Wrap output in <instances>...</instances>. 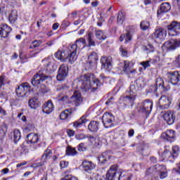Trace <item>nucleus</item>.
Returning <instances> with one entry per match:
<instances>
[{
    "instance_id": "f257e3e1",
    "label": "nucleus",
    "mask_w": 180,
    "mask_h": 180,
    "mask_svg": "<svg viewBox=\"0 0 180 180\" xmlns=\"http://www.w3.org/2000/svg\"><path fill=\"white\" fill-rule=\"evenodd\" d=\"M100 78L101 80L96 79L94 74H87L77 79L75 82L77 89H82L83 92H88V91L92 92L101 88L102 82H105L108 77L101 75Z\"/></svg>"
},
{
    "instance_id": "f03ea898",
    "label": "nucleus",
    "mask_w": 180,
    "mask_h": 180,
    "mask_svg": "<svg viewBox=\"0 0 180 180\" xmlns=\"http://www.w3.org/2000/svg\"><path fill=\"white\" fill-rule=\"evenodd\" d=\"M107 180H130V176L117 165H112L106 174Z\"/></svg>"
},
{
    "instance_id": "7ed1b4c3",
    "label": "nucleus",
    "mask_w": 180,
    "mask_h": 180,
    "mask_svg": "<svg viewBox=\"0 0 180 180\" xmlns=\"http://www.w3.org/2000/svg\"><path fill=\"white\" fill-rule=\"evenodd\" d=\"M73 53L71 51V48L69 49V51H58L55 53V57L60 61L63 62H67L70 63V64H72V63H75V61H77V58L78 57L77 55H75V58H74Z\"/></svg>"
},
{
    "instance_id": "20e7f679",
    "label": "nucleus",
    "mask_w": 180,
    "mask_h": 180,
    "mask_svg": "<svg viewBox=\"0 0 180 180\" xmlns=\"http://www.w3.org/2000/svg\"><path fill=\"white\" fill-rule=\"evenodd\" d=\"M134 101H136V95L121 96L118 101V108L122 110L127 108L130 109V108H133Z\"/></svg>"
},
{
    "instance_id": "39448f33",
    "label": "nucleus",
    "mask_w": 180,
    "mask_h": 180,
    "mask_svg": "<svg viewBox=\"0 0 180 180\" xmlns=\"http://www.w3.org/2000/svg\"><path fill=\"white\" fill-rule=\"evenodd\" d=\"M15 92L18 98H25V96H29L30 92H33V89L30 88V84H29V83H23L18 86Z\"/></svg>"
},
{
    "instance_id": "423d86ee",
    "label": "nucleus",
    "mask_w": 180,
    "mask_h": 180,
    "mask_svg": "<svg viewBox=\"0 0 180 180\" xmlns=\"http://www.w3.org/2000/svg\"><path fill=\"white\" fill-rule=\"evenodd\" d=\"M86 47V39L84 38H79V39L75 41V43L70 46L71 51L73 52V58L75 59V56H77V53L79 50H83Z\"/></svg>"
},
{
    "instance_id": "0eeeda50",
    "label": "nucleus",
    "mask_w": 180,
    "mask_h": 180,
    "mask_svg": "<svg viewBox=\"0 0 180 180\" xmlns=\"http://www.w3.org/2000/svg\"><path fill=\"white\" fill-rule=\"evenodd\" d=\"M153 110V101L151 100H146L141 103L139 106V113H143L144 116H148Z\"/></svg>"
},
{
    "instance_id": "6e6552de",
    "label": "nucleus",
    "mask_w": 180,
    "mask_h": 180,
    "mask_svg": "<svg viewBox=\"0 0 180 180\" xmlns=\"http://www.w3.org/2000/svg\"><path fill=\"white\" fill-rule=\"evenodd\" d=\"M179 155V147L178 146H173L170 151L167 150V149L163 152L162 154V158L165 160H174Z\"/></svg>"
},
{
    "instance_id": "1a4fd4ad",
    "label": "nucleus",
    "mask_w": 180,
    "mask_h": 180,
    "mask_svg": "<svg viewBox=\"0 0 180 180\" xmlns=\"http://www.w3.org/2000/svg\"><path fill=\"white\" fill-rule=\"evenodd\" d=\"M49 78L51 79L49 76L43 74L41 71H39L38 73L34 75L31 80V84L33 85V86H37V88H39V86H40V84L44 82V81H46V79H49Z\"/></svg>"
},
{
    "instance_id": "9d476101",
    "label": "nucleus",
    "mask_w": 180,
    "mask_h": 180,
    "mask_svg": "<svg viewBox=\"0 0 180 180\" xmlns=\"http://www.w3.org/2000/svg\"><path fill=\"white\" fill-rule=\"evenodd\" d=\"M43 65L49 72H54L57 70V65L54 63L53 57L49 56L42 60Z\"/></svg>"
},
{
    "instance_id": "9b49d317",
    "label": "nucleus",
    "mask_w": 180,
    "mask_h": 180,
    "mask_svg": "<svg viewBox=\"0 0 180 180\" xmlns=\"http://www.w3.org/2000/svg\"><path fill=\"white\" fill-rule=\"evenodd\" d=\"M169 36L172 37L180 34V22L174 21L167 25Z\"/></svg>"
},
{
    "instance_id": "f8f14e48",
    "label": "nucleus",
    "mask_w": 180,
    "mask_h": 180,
    "mask_svg": "<svg viewBox=\"0 0 180 180\" xmlns=\"http://www.w3.org/2000/svg\"><path fill=\"white\" fill-rule=\"evenodd\" d=\"M115 122V116L110 112H105L102 117V122L105 129H109L113 126Z\"/></svg>"
},
{
    "instance_id": "ddd939ff",
    "label": "nucleus",
    "mask_w": 180,
    "mask_h": 180,
    "mask_svg": "<svg viewBox=\"0 0 180 180\" xmlns=\"http://www.w3.org/2000/svg\"><path fill=\"white\" fill-rule=\"evenodd\" d=\"M68 77V65L62 64L58 71L56 78L58 81H64Z\"/></svg>"
},
{
    "instance_id": "4468645a",
    "label": "nucleus",
    "mask_w": 180,
    "mask_h": 180,
    "mask_svg": "<svg viewBox=\"0 0 180 180\" xmlns=\"http://www.w3.org/2000/svg\"><path fill=\"white\" fill-rule=\"evenodd\" d=\"M152 37L154 40L162 41V40H165V37H167V30L162 27L156 28L155 32L152 34Z\"/></svg>"
},
{
    "instance_id": "2eb2a0df",
    "label": "nucleus",
    "mask_w": 180,
    "mask_h": 180,
    "mask_svg": "<svg viewBox=\"0 0 180 180\" xmlns=\"http://www.w3.org/2000/svg\"><path fill=\"white\" fill-rule=\"evenodd\" d=\"M172 102V97L170 96H162L159 99V108L163 110L168 109Z\"/></svg>"
},
{
    "instance_id": "dca6fc26",
    "label": "nucleus",
    "mask_w": 180,
    "mask_h": 180,
    "mask_svg": "<svg viewBox=\"0 0 180 180\" xmlns=\"http://www.w3.org/2000/svg\"><path fill=\"white\" fill-rule=\"evenodd\" d=\"M169 81L172 85H180V73L179 72H170L167 74Z\"/></svg>"
},
{
    "instance_id": "f3484780",
    "label": "nucleus",
    "mask_w": 180,
    "mask_h": 180,
    "mask_svg": "<svg viewBox=\"0 0 180 180\" xmlns=\"http://www.w3.org/2000/svg\"><path fill=\"white\" fill-rule=\"evenodd\" d=\"M101 70H107V71H110L112 70V58L103 56L101 59Z\"/></svg>"
},
{
    "instance_id": "a211bd4d",
    "label": "nucleus",
    "mask_w": 180,
    "mask_h": 180,
    "mask_svg": "<svg viewBox=\"0 0 180 180\" xmlns=\"http://www.w3.org/2000/svg\"><path fill=\"white\" fill-rule=\"evenodd\" d=\"M164 46L167 50H175L180 47V39H170L165 42Z\"/></svg>"
},
{
    "instance_id": "6ab92c4d",
    "label": "nucleus",
    "mask_w": 180,
    "mask_h": 180,
    "mask_svg": "<svg viewBox=\"0 0 180 180\" xmlns=\"http://www.w3.org/2000/svg\"><path fill=\"white\" fill-rule=\"evenodd\" d=\"M70 101L75 105V106H79L82 103V96L81 93L78 91H75L73 95L70 97Z\"/></svg>"
},
{
    "instance_id": "aec40b11",
    "label": "nucleus",
    "mask_w": 180,
    "mask_h": 180,
    "mask_svg": "<svg viewBox=\"0 0 180 180\" xmlns=\"http://www.w3.org/2000/svg\"><path fill=\"white\" fill-rule=\"evenodd\" d=\"M163 119L167 123V124H174L175 122V112L173 111H167L163 115Z\"/></svg>"
},
{
    "instance_id": "412c9836",
    "label": "nucleus",
    "mask_w": 180,
    "mask_h": 180,
    "mask_svg": "<svg viewBox=\"0 0 180 180\" xmlns=\"http://www.w3.org/2000/svg\"><path fill=\"white\" fill-rule=\"evenodd\" d=\"M158 88L159 89H163V91L169 89V87H167V86L164 82V80L161 77H159L156 79L155 86L153 87V91L154 93L157 92V90L158 89Z\"/></svg>"
},
{
    "instance_id": "4be33fe9",
    "label": "nucleus",
    "mask_w": 180,
    "mask_h": 180,
    "mask_svg": "<svg viewBox=\"0 0 180 180\" xmlns=\"http://www.w3.org/2000/svg\"><path fill=\"white\" fill-rule=\"evenodd\" d=\"M162 139L166 140V141H174L175 139V131L172 129H169L165 132H163L161 135Z\"/></svg>"
},
{
    "instance_id": "5701e85b",
    "label": "nucleus",
    "mask_w": 180,
    "mask_h": 180,
    "mask_svg": "<svg viewBox=\"0 0 180 180\" xmlns=\"http://www.w3.org/2000/svg\"><path fill=\"white\" fill-rule=\"evenodd\" d=\"M136 70H131L130 62L129 60L124 61V65L122 68V74H136Z\"/></svg>"
},
{
    "instance_id": "b1692460",
    "label": "nucleus",
    "mask_w": 180,
    "mask_h": 180,
    "mask_svg": "<svg viewBox=\"0 0 180 180\" xmlns=\"http://www.w3.org/2000/svg\"><path fill=\"white\" fill-rule=\"evenodd\" d=\"M12 32V28L8 25H0V37H8V35Z\"/></svg>"
},
{
    "instance_id": "393cba45",
    "label": "nucleus",
    "mask_w": 180,
    "mask_h": 180,
    "mask_svg": "<svg viewBox=\"0 0 180 180\" xmlns=\"http://www.w3.org/2000/svg\"><path fill=\"white\" fill-rule=\"evenodd\" d=\"M53 110H54V105L51 101L45 103L42 106V112L46 115H50Z\"/></svg>"
},
{
    "instance_id": "a878e982",
    "label": "nucleus",
    "mask_w": 180,
    "mask_h": 180,
    "mask_svg": "<svg viewBox=\"0 0 180 180\" xmlns=\"http://www.w3.org/2000/svg\"><path fill=\"white\" fill-rule=\"evenodd\" d=\"M171 11V4L169 2L162 3L160 5V10L158 11V15L160 16L162 15V13H167V12H169Z\"/></svg>"
},
{
    "instance_id": "bb28decb",
    "label": "nucleus",
    "mask_w": 180,
    "mask_h": 180,
    "mask_svg": "<svg viewBox=\"0 0 180 180\" xmlns=\"http://www.w3.org/2000/svg\"><path fill=\"white\" fill-rule=\"evenodd\" d=\"M82 167L86 172H89L95 168V164L91 161L84 160L82 162Z\"/></svg>"
},
{
    "instance_id": "cd10ccee",
    "label": "nucleus",
    "mask_w": 180,
    "mask_h": 180,
    "mask_svg": "<svg viewBox=\"0 0 180 180\" xmlns=\"http://www.w3.org/2000/svg\"><path fill=\"white\" fill-rule=\"evenodd\" d=\"M88 129L91 133H98L99 130V122L91 121L88 125Z\"/></svg>"
},
{
    "instance_id": "c85d7f7f",
    "label": "nucleus",
    "mask_w": 180,
    "mask_h": 180,
    "mask_svg": "<svg viewBox=\"0 0 180 180\" xmlns=\"http://www.w3.org/2000/svg\"><path fill=\"white\" fill-rule=\"evenodd\" d=\"M27 144H36L39 141V136L34 133H30L27 136Z\"/></svg>"
},
{
    "instance_id": "c756f323",
    "label": "nucleus",
    "mask_w": 180,
    "mask_h": 180,
    "mask_svg": "<svg viewBox=\"0 0 180 180\" xmlns=\"http://www.w3.org/2000/svg\"><path fill=\"white\" fill-rule=\"evenodd\" d=\"M18 20V11L16 10H12L8 15V21L11 25H15Z\"/></svg>"
},
{
    "instance_id": "7c9ffc66",
    "label": "nucleus",
    "mask_w": 180,
    "mask_h": 180,
    "mask_svg": "<svg viewBox=\"0 0 180 180\" xmlns=\"http://www.w3.org/2000/svg\"><path fill=\"white\" fill-rule=\"evenodd\" d=\"M97 60H98V55L95 52H91L88 57L87 61L91 65H94L96 64Z\"/></svg>"
},
{
    "instance_id": "2f4dec72",
    "label": "nucleus",
    "mask_w": 180,
    "mask_h": 180,
    "mask_svg": "<svg viewBox=\"0 0 180 180\" xmlns=\"http://www.w3.org/2000/svg\"><path fill=\"white\" fill-rule=\"evenodd\" d=\"M28 105L31 109H37L39 108V100L37 98H31L28 101Z\"/></svg>"
},
{
    "instance_id": "473e14b6",
    "label": "nucleus",
    "mask_w": 180,
    "mask_h": 180,
    "mask_svg": "<svg viewBox=\"0 0 180 180\" xmlns=\"http://www.w3.org/2000/svg\"><path fill=\"white\" fill-rule=\"evenodd\" d=\"M65 153L66 155H69L71 157H74V155H77V154H78L77 149H75V148H72V146H68L66 148Z\"/></svg>"
},
{
    "instance_id": "72a5a7b5",
    "label": "nucleus",
    "mask_w": 180,
    "mask_h": 180,
    "mask_svg": "<svg viewBox=\"0 0 180 180\" xmlns=\"http://www.w3.org/2000/svg\"><path fill=\"white\" fill-rule=\"evenodd\" d=\"M86 122H87L86 118L85 116H82L79 120L73 123V126L75 127V129H78L81 127L82 124H85Z\"/></svg>"
},
{
    "instance_id": "f704fd0d",
    "label": "nucleus",
    "mask_w": 180,
    "mask_h": 180,
    "mask_svg": "<svg viewBox=\"0 0 180 180\" xmlns=\"http://www.w3.org/2000/svg\"><path fill=\"white\" fill-rule=\"evenodd\" d=\"M72 113V110L66 109L63 112H62L60 115V119L61 120H67L68 116Z\"/></svg>"
},
{
    "instance_id": "c9c22d12",
    "label": "nucleus",
    "mask_w": 180,
    "mask_h": 180,
    "mask_svg": "<svg viewBox=\"0 0 180 180\" xmlns=\"http://www.w3.org/2000/svg\"><path fill=\"white\" fill-rule=\"evenodd\" d=\"M56 100L58 102H60V103H68V96L65 94H59L57 96Z\"/></svg>"
},
{
    "instance_id": "e433bc0d",
    "label": "nucleus",
    "mask_w": 180,
    "mask_h": 180,
    "mask_svg": "<svg viewBox=\"0 0 180 180\" xmlns=\"http://www.w3.org/2000/svg\"><path fill=\"white\" fill-rule=\"evenodd\" d=\"M57 91H60L62 94L65 95V94H68V92H70V87L66 84H61L58 86Z\"/></svg>"
},
{
    "instance_id": "4c0bfd02",
    "label": "nucleus",
    "mask_w": 180,
    "mask_h": 180,
    "mask_svg": "<svg viewBox=\"0 0 180 180\" xmlns=\"http://www.w3.org/2000/svg\"><path fill=\"white\" fill-rule=\"evenodd\" d=\"M96 37L98 40H106V34L102 30H96L95 32Z\"/></svg>"
},
{
    "instance_id": "58836bf2",
    "label": "nucleus",
    "mask_w": 180,
    "mask_h": 180,
    "mask_svg": "<svg viewBox=\"0 0 180 180\" xmlns=\"http://www.w3.org/2000/svg\"><path fill=\"white\" fill-rule=\"evenodd\" d=\"M89 44L87 45V47H91V46L93 47H95L96 44H95V41L94 40V33L92 32H89L88 34V38H87Z\"/></svg>"
},
{
    "instance_id": "ea45409f",
    "label": "nucleus",
    "mask_w": 180,
    "mask_h": 180,
    "mask_svg": "<svg viewBox=\"0 0 180 180\" xmlns=\"http://www.w3.org/2000/svg\"><path fill=\"white\" fill-rule=\"evenodd\" d=\"M20 137H22L20 131H19V129H15L13 131V141L15 144H16L19 140H20Z\"/></svg>"
},
{
    "instance_id": "a19ab883",
    "label": "nucleus",
    "mask_w": 180,
    "mask_h": 180,
    "mask_svg": "<svg viewBox=\"0 0 180 180\" xmlns=\"http://www.w3.org/2000/svg\"><path fill=\"white\" fill-rule=\"evenodd\" d=\"M120 41L125 40V43H127L131 41V34H130V32H127L126 34H122L120 37Z\"/></svg>"
},
{
    "instance_id": "79ce46f5",
    "label": "nucleus",
    "mask_w": 180,
    "mask_h": 180,
    "mask_svg": "<svg viewBox=\"0 0 180 180\" xmlns=\"http://www.w3.org/2000/svg\"><path fill=\"white\" fill-rule=\"evenodd\" d=\"M135 84L139 91H141V89H143V88H144L146 85V83L144 82V79H136Z\"/></svg>"
},
{
    "instance_id": "37998d69",
    "label": "nucleus",
    "mask_w": 180,
    "mask_h": 180,
    "mask_svg": "<svg viewBox=\"0 0 180 180\" xmlns=\"http://www.w3.org/2000/svg\"><path fill=\"white\" fill-rule=\"evenodd\" d=\"M138 91H140V90L139 89V88L136 84H131L129 87V93L130 94L131 96L135 95V97H136V94H137Z\"/></svg>"
},
{
    "instance_id": "c03bdc74",
    "label": "nucleus",
    "mask_w": 180,
    "mask_h": 180,
    "mask_svg": "<svg viewBox=\"0 0 180 180\" xmlns=\"http://www.w3.org/2000/svg\"><path fill=\"white\" fill-rule=\"evenodd\" d=\"M51 155H53V152L51 151V150L47 148L43 154L42 158L44 160H50V158H51Z\"/></svg>"
},
{
    "instance_id": "a18cd8bd",
    "label": "nucleus",
    "mask_w": 180,
    "mask_h": 180,
    "mask_svg": "<svg viewBox=\"0 0 180 180\" xmlns=\"http://www.w3.org/2000/svg\"><path fill=\"white\" fill-rule=\"evenodd\" d=\"M124 14L123 12L120 11L118 13V16H117V23H120V25H122L123 22H124Z\"/></svg>"
},
{
    "instance_id": "49530a36",
    "label": "nucleus",
    "mask_w": 180,
    "mask_h": 180,
    "mask_svg": "<svg viewBox=\"0 0 180 180\" xmlns=\"http://www.w3.org/2000/svg\"><path fill=\"white\" fill-rule=\"evenodd\" d=\"M140 26L142 30H147L150 27V22L147 21H142Z\"/></svg>"
},
{
    "instance_id": "de8ad7c7",
    "label": "nucleus",
    "mask_w": 180,
    "mask_h": 180,
    "mask_svg": "<svg viewBox=\"0 0 180 180\" xmlns=\"http://www.w3.org/2000/svg\"><path fill=\"white\" fill-rule=\"evenodd\" d=\"M40 44H41V41L35 40L31 43L30 49H37V47H39Z\"/></svg>"
},
{
    "instance_id": "09e8293b",
    "label": "nucleus",
    "mask_w": 180,
    "mask_h": 180,
    "mask_svg": "<svg viewBox=\"0 0 180 180\" xmlns=\"http://www.w3.org/2000/svg\"><path fill=\"white\" fill-rule=\"evenodd\" d=\"M77 150L78 151H86L87 148L85 146V143H81L80 144L78 145Z\"/></svg>"
},
{
    "instance_id": "8fccbe9b",
    "label": "nucleus",
    "mask_w": 180,
    "mask_h": 180,
    "mask_svg": "<svg viewBox=\"0 0 180 180\" xmlns=\"http://www.w3.org/2000/svg\"><path fill=\"white\" fill-rule=\"evenodd\" d=\"M0 129L2 130V134H6V131H8V125L3 123L0 127Z\"/></svg>"
},
{
    "instance_id": "3c124183",
    "label": "nucleus",
    "mask_w": 180,
    "mask_h": 180,
    "mask_svg": "<svg viewBox=\"0 0 180 180\" xmlns=\"http://www.w3.org/2000/svg\"><path fill=\"white\" fill-rule=\"evenodd\" d=\"M120 51L121 53V56H122V57H127V50L124 49V48H123V46H121L120 48Z\"/></svg>"
},
{
    "instance_id": "603ef678",
    "label": "nucleus",
    "mask_w": 180,
    "mask_h": 180,
    "mask_svg": "<svg viewBox=\"0 0 180 180\" xmlns=\"http://www.w3.org/2000/svg\"><path fill=\"white\" fill-rule=\"evenodd\" d=\"M39 92H41L42 94H47L48 90L47 88L46 87V85L44 84H41L40 88L39 89Z\"/></svg>"
},
{
    "instance_id": "864d4df0",
    "label": "nucleus",
    "mask_w": 180,
    "mask_h": 180,
    "mask_svg": "<svg viewBox=\"0 0 180 180\" xmlns=\"http://www.w3.org/2000/svg\"><path fill=\"white\" fill-rule=\"evenodd\" d=\"M88 136L84 135V134H79L76 135L75 139L77 140H84L85 139H87Z\"/></svg>"
},
{
    "instance_id": "5fc2aeb1",
    "label": "nucleus",
    "mask_w": 180,
    "mask_h": 180,
    "mask_svg": "<svg viewBox=\"0 0 180 180\" xmlns=\"http://www.w3.org/2000/svg\"><path fill=\"white\" fill-rule=\"evenodd\" d=\"M141 65L143 67L144 70H146V68H148L149 67H150V61L146 60V61L141 62Z\"/></svg>"
},
{
    "instance_id": "6e6d98bb",
    "label": "nucleus",
    "mask_w": 180,
    "mask_h": 180,
    "mask_svg": "<svg viewBox=\"0 0 180 180\" xmlns=\"http://www.w3.org/2000/svg\"><path fill=\"white\" fill-rule=\"evenodd\" d=\"M98 161L99 164H105L106 162V159L104 158L103 155H101L100 157L98 158Z\"/></svg>"
},
{
    "instance_id": "4d7b16f0",
    "label": "nucleus",
    "mask_w": 180,
    "mask_h": 180,
    "mask_svg": "<svg viewBox=\"0 0 180 180\" xmlns=\"http://www.w3.org/2000/svg\"><path fill=\"white\" fill-rule=\"evenodd\" d=\"M68 162L65 160H62L60 162V168H67V167H68Z\"/></svg>"
},
{
    "instance_id": "13d9d810",
    "label": "nucleus",
    "mask_w": 180,
    "mask_h": 180,
    "mask_svg": "<svg viewBox=\"0 0 180 180\" xmlns=\"http://www.w3.org/2000/svg\"><path fill=\"white\" fill-rule=\"evenodd\" d=\"M102 155L104 156V158L106 160V161H108V160H110V158L112 157V155H110V154L108 151L104 152L102 154Z\"/></svg>"
},
{
    "instance_id": "bf43d9fd",
    "label": "nucleus",
    "mask_w": 180,
    "mask_h": 180,
    "mask_svg": "<svg viewBox=\"0 0 180 180\" xmlns=\"http://www.w3.org/2000/svg\"><path fill=\"white\" fill-rule=\"evenodd\" d=\"M168 176V173L167 172H161L160 173V179H164Z\"/></svg>"
},
{
    "instance_id": "052dcab7",
    "label": "nucleus",
    "mask_w": 180,
    "mask_h": 180,
    "mask_svg": "<svg viewBox=\"0 0 180 180\" xmlns=\"http://www.w3.org/2000/svg\"><path fill=\"white\" fill-rule=\"evenodd\" d=\"M67 133H68V136L69 137H74V136L75 134V131L72 129H68Z\"/></svg>"
},
{
    "instance_id": "680f3d73",
    "label": "nucleus",
    "mask_w": 180,
    "mask_h": 180,
    "mask_svg": "<svg viewBox=\"0 0 180 180\" xmlns=\"http://www.w3.org/2000/svg\"><path fill=\"white\" fill-rule=\"evenodd\" d=\"M87 139L91 144H94L95 141H96V139L95 137L91 136H88Z\"/></svg>"
},
{
    "instance_id": "e2e57ef3",
    "label": "nucleus",
    "mask_w": 180,
    "mask_h": 180,
    "mask_svg": "<svg viewBox=\"0 0 180 180\" xmlns=\"http://www.w3.org/2000/svg\"><path fill=\"white\" fill-rule=\"evenodd\" d=\"M154 172H155V167H150V168L148 169V170L146 171V174H154Z\"/></svg>"
},
{
    "instance_id": "0e129e2a",
    "label": "nucleus",
    "mask_w": 180,
    "mask_h": 180,
    "mask_svg": "<svg viewBox=\"0 0 180 180\" xmlns=\"http://www.w3.org/2000/svg\"><path fill=\"white\" fill-rule=\"evenodd\" d=\"M142 155L144 157H148V155H150V150H148V148L144 149L142 153Z\"/></svg>"
},
{
    "instance_id": "69168bd1",
    "label": "nucleus",
    "mask_w": 180,
    "mask_h": 180,
    "mask_svg": "<svg viewBox=\"0 0 180 180\" xmlns=\"http://www.w3.org/2000/svg\"><path fill=\"white\" fill-rule=\"evenodd\" d=\"M60 26V24L58 22H56L53 25L52 29L53 30H57L58 29V27Z\"/></svg>"
},
{
    "instance_id": "338daca9",
    "label": "nucleus",
    "mask_w": 180,
    "mask_h": 180,
    "mask_svg": "<svg viewBox=\"0 0 180 180\" xmlns=\"http://www.w3.org/2000/svg\"><path fill=\"white\" fill-rule=\"evenodd\" d=\"M172 172L180 175V166L177 169L176 168L173 169Z\"/></svg>"
},
{
    "instance_id": "774afa93",
    "label": "nucleus",
    "mask_w": 180,
    "mask_h": 180,
    "mask_svg": "<svg viewBox=\"0 0 180 180\" xmlns=\"http://www.w3.org/2000/svg\"><path fill=\"white\" fill-rule=\"evenodd\" d=\"M0 115H2V116H6V111L2 108V107H0Z\"/></svg>"
}]
</instances>
